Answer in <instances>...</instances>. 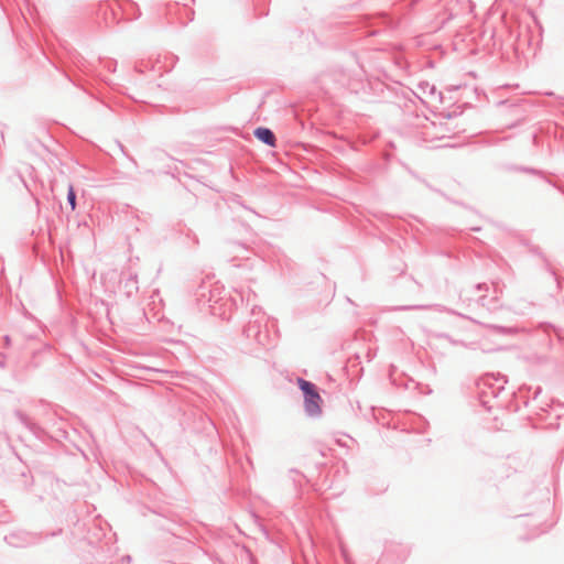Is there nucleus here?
<instances>
[{"label":"nucleus","instance_id":"obj_1","mask_svg":"<svg viewBox=\"0 0 564 564\" xmlns=\"http://www.w3.org/2000/svg\"><path fill=\"white\" fill-rule=\"evenodd\" d=\"M299 387L305 394V410L311 415L321 413L322 398L315 389V386L304 379L297 380Z\"/></svg>","mask_w":564,"mask_h":564},{"label":"nucleus","instance_id":"obj_2","mask_svg":"<svg viewBox=\"0 0 564 564\" xmlns=\"http://www.w3.org/2000/svg\"><path fill=\"white\" fill-rule=\"evenodd\" d=\"M254 135L262 141L263 143L274 147L275 145V137L272 131L268 128H258L254 131Z\"/></svg>","mask_w":564,"mask_h":564},{"label":"nucleus","instance_id":"obj_3","mask_svg":"<svg viewBox=\"0 0 564 564\" xmlns=\"http://www.w3.org/2000/svg\"><path fill=\"white\" fill-rule=\"evenodd\" d=\"M67 199L72 207V210H74L76 207V195H75V191H74L73 186H69V188H68Z\"/></svg>","mask_w":564,"mask_h":564}]
</instances>
